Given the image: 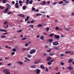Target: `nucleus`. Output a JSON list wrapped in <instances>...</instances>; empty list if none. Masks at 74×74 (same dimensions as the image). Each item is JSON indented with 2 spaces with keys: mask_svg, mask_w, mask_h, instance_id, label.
<instances>
[{
  "mask_svg": "<svg viewBox=\"0 0 74 74\" xmlns=\"http://www.w3.org/2000/svg\"><path fill=\"white\" fill-rule=\"evenodd\" d=\"M3 73L4 74H10V73L9 72V70L8 69H5L3 70Z\"/></svg>",
  "mask_w": 74,
  "mask_h": 74,
  "instance_id": "obj_1",
  "label": "nucleus"
},
{
  "mask_svg": "<svg viewBox=\"0 0 74 74\" xmlns=\"http://www.w3.org/2000/svg\"><path fill=\"white\" fill-rule=\"evenodd\" d=\"M36 52V50L35 49H32L29 52L30 54H33V53H34Z\"/></svg>",
  "mask_w": 74,
  "mask_h": 74,
  "instance_id": "obj_2",
  "label": "nucleus"
},
{
  "mask_svg": "<svg viewBox=\"0 0 74 74\" xmlns=\"http://www.w3.org/2000/svg\"><path fill=\"white\" fill-rule=\"evenodd\" d=\"M53 45H58L59 44V43L55 41L53 43Z\"/></svg>",
  "mask_w": 74,
  "mask_h": 74,
  "instance_id": "obj_3",
  "label": "nucleus"
},
{
  "mask_svg": "<svg viewBox=\"0 0 74 74\" xmlns=\"http://www.w3.org/2000/svg\"><path fill=\"white\" fill-rule=\"evenodd\" d=\"M36 74H40V72L41 71L39 69H37L36 70Z\"/></svg>",
  "mask_w": 74,
  "mask_h": 74,
  "instance_id": "obj_4",
  "label": "nucleus"
},
{
  "mask_svg": "<svg viewBox=\"0 0 74 74\" xmlns=\"http://www.w3.org/2000/svg\"><path fill=\"white\" fill-rule=\"evenodd\" d=\"M55 38L56 39H59L60 38V36L59 35H56L55 36Z\"/></svg>",
  "mask_w": 74,
  "mask_h": 74,
  "instance_id": "obj_5",
  "label": "nucleus"
},
{
  "mask_svg": "<svg viewBox=\"0 0 74 74\" xmlns=\"http://www.w3.org/2000/svg\"><path fill=\"white\" fill-rule=\"evenodd\" d=\"M8 27V25L7 24L3 26V28H5V29H7Z\"/></svg>",
  "mask_w": 74,
  "mask_h": 74,
  "instance_id": "obj_6",
  "label": "nucleus"
},
{
  "mask_svg": "<svg viewBox=\"0 0 74 74\" xmlns=\"http://www.w3.org/2000/svg\"><path fill=\"white\" fill-rule=\"evenodd\" d=\"M52 59V57H50L48 58L47 59H46V60L47 61H49V60H51Z\"/></svg>",
  "mask_w": 74,
  "mask_h": 74,
  "instance_id": "obj_7",
  "label": "nucleus"
},
{
  "mask_svg": "<svg viewBox=\"0 0 74 74\" xmlns=\"http://www.w3.org/2000/svg\"><path fill=\"white\" fill-rule=\"evenodd\" d=\"M8 10L9 9L8 8H6V9L4 11V13H5V14L7 13V12L8 11Z\"/></svg>",
  "mask_w": 74,
  "mask_h": 74,
  "instance_id": "obj_8",
  "label": "nucleus"
},
{
  "mask_svg": "<svg viewBox=\"0 0 74 74\" xmlns=\"http://www.w3.org/2000/svg\"><path fill=\"white\" fill-rule=\"evenodd\" d=\"M6 6L7 7H8V8H10V7H11V6L8 3H7L6 4Z\"/></svg>",
  "mask_w": 74,
  "mask_h": 74,
  "instance_id": "obj_9",
  "label": "nucleus"
},
{
  "mask_svg": "<svg viewBox=\"0 0 74 74\" xmlns=\"http://www.w3.org/2000/svg\"><path fill=\"white\" fill-rule=\"evenodd\" d=\"M73 61V58L70 59L68 60L69 63H71Z\"/></svg>",
  "mask_w": 74,
  "mask_h": 74,
  "instance_id": "obj_10",
  "label": "nucleus"
},
{
  "mask_svg": "<svg viewBox=\"0 0 74 74\" xmlns=\"http://www.w3.org/2000/svg\"><path fill=\"white\" fill-rule=\"evenodd\" d=\"M45 4H46V2H45V1H43L41 3V4L42 5H45Z\"/></svg>",
  "mask_w": 74,
  "mask_h": 74,
  "instance_id": "obj_11",
  "label": "nucleus"
},
{
  "mask_svg": "<svg viewBox=\"0 0 74 74\" xmlns=\"http://www.w3.org/2000/svg\"><path fill=\"white\" fill-rule=\"evenodd\" d=\"M40 67L41 69H45V67H44V65H41Z\"/></svg>",
  "mask_w": 74,
  "mask_h": 74,
  "instance_id": "obj_12",
  "label": "nucleus"
},
{
  "mask_svg": "<svg viewBox=\"0 0 74 74\" xmlns=\"http://www.w3.org/2000/svg\"><path fill=\"white\" fill-rule=\"evenodd\" d=\"M53 49H57V50L59 49H60L59 48H58V47H56L55 46H53Z\"/></svg>",
  "mask_w": 74,
  "mask_h": 74,
  "instance_id": "obj_13",
  "label": "nucleus"
},
{
  "mask_svg": "<svg viewBox=\"0 0 74 74\" xmlns=\"http://www.w3.org/2000/svg\"><path fill=\"white\" fill-rule=\"evenodd\" d=\"M67 69H69L70 70H72L73 69V67H71L70 66H68Z\"/></svg>",
  "mask_w": 74,
  "mask_h": 74,
  "instance_id": "obj_14",
  "label": "nucleus"
},
{
  "mask_svg": "<svg viewBox=\"0 0 74 74\" xmlns=\"http://www.w3.org/2000/svg\"><path fill=\"white\" fill-rule=\"evenodd\" d=\"M18 63L19 64H20V65H22L23 64V63H22V62L21 61H18Z\"/></svg>",
  "mask_w": 74,
  "mask_h": 74,
  "instance_id": "obj_15",
  "label": "nucleus"
},
{
  "mask_svg": "<svg viewBox=\"0 0 74 74\" xmlns=\"http://www.w3.org/2000/svg\"><path fill=\"white\" fill-rule=\"evenodd\" d=\"M39 62L40 61H34V63L35 64H37L38 63H39Z\"/></svg>",
  "mask_w": 74,
  "mask_h": 74,
  "instance_id": "obj_16",
  "label": "nucleus"
},
{
  "mask_svg": "<svg viewBox=\"0 0 74 74\" xmlns=\"http://www.w3.org/2000/svg\"><path fill=\"white\" fill-rule=\"evenodd\" d=\"M26 6H24L23 7V10H26Z\"/></svg>",
  "mask_w": 74,
  "mask_h": 74,
  "instance_id": "obj_17",
  "label": "nucleus"
},
{
  "mask_svg": "<svg viewBox=\"0 0 74 74\" xmlns=\"http://www.w3.org/2000/svg\"><path fill=\"white\" fill-rule=\"evenodd\" d=\"M44 36H42L40 38V39L42 40H44Z\"/></svg>",
  "mask_w": 74,
  "mask_h": 74,
  "instance_id": "obj_18",
  "label": "nucleus"
},
{
  "mask_svg": "<svg viewBox=\"0 0 74 74\" xmlns=\"http://www.w3.org/2000/svg\"><path fill=\"white\" fill-rule=\"evenodd\" d=\"M38 27H42V25L41 24H40L38 25H37Z\"/></svg>",
  "mask_w": 74,
  "mask_h": 74,
  "instance_id": "obj_19",
  "label": "nucleus"
},
{
  "mask_svg": "<svg viewBox=\"0 0 74 74\" xmlns=\"http://www.w3.org/2000/svg\"><path fill=\"white\" fill-rule=\"evenodd\" d=\"M53 35H54V34H51L49 35V37H53Z\"/></svg>",
  "mask_w": 74,
  "mask_h": 74,
  "instance_id": "obj_20",
  "label": "nucleus"
},
{
  "mask_svg": "<svg viewBox=\"0 0 74 74\" xmlns=\"http://www.w3.org/2000/svg\"><path fill=\"white\" fill-rule=\"evenodd\" d=\"M25 60H26L27 61H30V60L29 59H28L27 58L25 57Z\"/></svg>",
  "mask_w": 74,
  "mask_h": 74,
  "instance_id": "obj_21",
  "label": "nucleus"
},
{
  "mask_svg": "<svg viewBox=\"0 0 74 74\" xmlns=\"http://www.w3.org/2000/svg\"><path fill=\"white\" fill-rule=\"evenodd\" d=\"M71 28H66V30L67 31H70L71 30Z\"/></svg>",
  "mask_w": 74,
  "mask_h": 74,
  "instance_id": "obj_22",
  "label": "nucleus"
},
{
  "mask_svg": "<svg viewBox=\"0 0 74 74\" xmlns=\"http://www.w3.org/2000/svg\"><path fill=\"white\" fill-rule=\"evenodd\" d=\"M42 14L41 13H37L36 14V16H40Z\"/></svg>",
  "mask_w": 74,
  "mask_h": 74,
  "instance_id": "obj_23",
  "label": "nucleus"
},
{
  "mask_svg": "<svg viewBox=\"0 0 74 74\" xmlns=\"http://www.w3.org/2000/svg\"><path fill=\"white\" fill-rule=\"evenodd\" d=\"M49 41L50 42H52L53 41V40L51 39H50L49 40Z\"/></svg>",
  "mask_w": 74,
  "mask_h": 74,
  "instance_id": "obj_24",
  "label": "nucleus"
},
{
  "mask_svg": "<svg viewBox=\"0 0 74 74\" xmlns=\"http://www.w3.org/2000/svg\"><path fill=\"white\" fill-rule=\"evenodd\" d=\"M65 53H71L70 51H66L65 52Z\"/></svg>",
  "mask_w": 74,
  "mask_h": 74,
  "instance_id": "obj_25",
  "label": "nucleus"
},
{
  "mask_svg": "<svg viewBox=\"0 0 74 74\" xmlns=\"http://www.w3.org/2000/svg\"><path fill=\"white\" fill-rule=\"evenodd\" d=\"M6 1H7V0H3V4H5L6 3Z\"/></svg>",
  "mask_w": 74,
  "mask_h": 74,
  "instance_id": "obj_26",
  "label": "nucleus"
},
{
  "mask_svg": "<svg viewBox=\"0 0 74 74\" xmlns=\"http://www.w3.org/2000/svg\"><path fill=\"white\" fill-rule=\"evenodd\" d=\"M32 56L29 54H28L27 55V57L28 58H31V57H32Z\"/></svg>",
  "mask_w": 74,
  "mask_h": 74,
  "instance_id": "obj_27",
  "label": "nucleus"
},
{
  "mask_svg": "<svg viewBox=\"0 0 74 74\" xmlns=\"http://www.w3.org/2000/svg\"><path fill=\"white\" fill-rule=\"evenodd\" d=\"M26 50V48H23L22 49V51H23V52H24Z\"/></svg>",
  "mask_w": 74,
  "mask_h": 74,
  "instance_id": "obj_28",
  "label": "nucleus"
},
{
  "mask_svg": "<svg viewBox=\"0 0 74 74\" xmlns=\"http://www.w3.org/2000/svg\"><path fill=\"white\" fill-rule=\"evenodd\" d=\"M45 30H47V32H48V31H49V27H47V29L45 28Z\"/></svg>",
  "mask_w": 74,
  "mask_h": 74,
  "instance_id": "obj_29",
  "label": "nucleus"
},
{
  "mask_svg": "<svg viewBox=\"0 0 74 74\" xmlns=\"http://www.w3.org/2000/svg\"><path fill=\"white\" fill-rule=\"evenodd\" d=\"M49 55H50L51 56H52L53 55H55V53H50L49 54Z\"/></svg>",
  "mask_w": 74,
  "mask_h": 74,
  "instance_id": "obj_30",
  "label": "nucleus"
},
{
  "mask_svg": "<svg viewBox=\"0 0 74 74\" xmlns=\"http://www.w3.org/2000/svg\"><path fill=\"white\" fill-rule=\"evenodd\" d=\"M35 66H30L29 67H30V68H32V69H34V68H35Z\"/></svg>",
  "mask_w": 74,
  "mask_h": 74,
  "instance_id": "obj_31",
  "label": "nucleus"
},
{
  "mask_svg": "<svg viewBox=\"0 0 74 74\" xmlns=\"http://www.w3.org/2000/svg\"><path fill=\"white\" fill-rule=\"evenodd\" d=\"M58 3V2H54L53 3V5H56V4H57Z\"/></svg>",
  "mask_w": 74,
  "mask_h": 74,
  "instance_id": "obj_32",
  "label": "nucleus"
},
{
  "mask_svg": "<svg viewBox=\"0 0 74 74\" xmlns=\"http://www.w3.org/2000/svg\"><path fill=\"white\" fill-rule=\"evenodd\" d=\"M29 3L30 4H32L33 3V1H30L29 2Z\"/></svg>",
  "mask_w": 74,
  "mask_h": 74,
  "instance_id": "obj_33",
  "label": "nucleus"
},
{
  "mask_svg": "<svg viewBox=\"0 0 74 74\" xmlns=\"http://www.w3.org/2000/svg\"><path fill=\"white\" fill-rule=\"evenodd\" d=\"M0 8L1 9V10H3V9H4V7H1V6L0 5Z\"/></svg>",
  "mask_w": 74,
  "mask_h": 74,
  "instance_id": "obj_34",
  "label": "nucleus"
},
{
  "mask_svg": "<svg viewBox=\"0 0 74 74\" xmlns=\"http://www.w3.org/2000/svg\"><path fill=\"white\" fill-rule=\"evenodd\" d=\"M29 27H31L32 28H33V27H33V25H30L29 26Z\"/></svg>",
  "mask_w": 74,
  "mask_h": 74,
  "instance_id": "obj_35",
  "label": "nucleus"
},
{
  "mask_svg": "<svg viewBox=\"0 0 74 74\" xmlns=\"http://www.w3.org/2000/svg\"><path fill=\"white\" fill-rule=\"evenodd\" d=\"M63 1H60L58 3L59 4H63Z\"/></svg>",
  "mask_w": 74,
  "mask_h": 74,
  "instance_id": "obj_36",
  "label": "nucleus"
},
{
  "mask_svg": "<svg viewBox=\"0 0 74 74\" xmlns=\"http://www.w3.org/2000/svg\"><path fill=\"white\" fill-rule=\"evenodd\" d=\"M32 10L33 11H36V10L35 9V8H32Z\"/></svg>",
  "mask_w": 74,
  "mask_h": 74,
  "instance_id": "obj_37",
  "label": "nucleus"
},
{
  "mask_svg": "<svg viewBox=\"0 0 74 74\" xmlns=\"http://www.w3.org/2000/svg\"><path fill=\"white\" fill-rule=\"evenodd\" d=\"M12 50L14 52H16V49H12Z\"/></svg>",
  "mask_w": 74,
  "mask_h": 74,
  "instance_id": "obj_38",
  "label": "nucleus"
},
{
  "mask_svg": "<svg viewBox=\"0 0 74 74\" xmlns=\"http://www.w3.org/2000/svg\"><path fill=\"white\" fill-rule=\"evenodd\" d=\"M22 30L21 29L20 30H18L17 32V33H19L20 32H22Z\"/></svg>",
  "mask_w": 74,
  "mask_h": 74,
  "instance_id": "obj_39",
  "label": "nucleus"
},
{
  "mask_svg": "<svg viewBox=\"0 0 74 74\" xmlns=\"http://www.w3.org/2000/svg\"><path fill=\"white\" fill-rule=\"evenodd\" d=\"M15 52H12L11 53V54L12 55H14V54H15Z\"/></svg>",
  "mask_w": 74,
  "mask_h": 74,
  "instance_id": "obj_40",
  "label": "nucleus"
},
{
  "mask_svg": "<svg viewBox=\"0 0 74 74\" xmlns=\"http://www.w3.org/2000/svg\"><path fill=\"white\" fill-rule=\"evenodd\" d=\"M1 38H5V37H6V36H1Z\"/></svg>",
  "mask_w": 74,
  "mask_h": 74,
  "instance_id": "obj_41",
  "label": "nucleus"
},
{
  "mask_svg": "<svg viewBox=\"0 0 74 74\" xmlns=\"http://www.w3.org/2000/svg\"><path fill=\"white\" fill-rule=\"evenodd\" d=\"M59 29V27H56L55 29L56 30H58Z\"/></svg>",
  "mask_w": 74,
  "mask_h": 74,
  "instance_id": "obj_42",
  "label": "nucleus"
},
{
  "mask_svg": "<svg viewBox=\"0 0 74 74\" xmlns=\"http://www.w3.org/2000/svg\"><path fill=\"white\" fill-rule=\"evenodd\" d=\"M26 40V38H24L22 39V41H23V40Z\"/></svg>",
  "mask_w": 74,
  "mask_h": 74,
  "instance_id": "obj_43",
  "label": "nucleus"
},
{
  "mask_svg": "<svg viewBox=\"0 0 74 74\" xmlns=\"http://www.w3.org/2000/svg\"><path fill=\"white\" fill-rule=\"evenodd\" d=\"M53 61H54V60L52 59L51 60L49 61V62H53Z\"/></svg>",
  "mask_w": 74,
  "mask_h": 74,
  "instance_id": "obj_44",
  "label": "nucleus"
},
{
  "mask_svg": "<svg viewBox=\"0 0 74 74\" xmlns=\"http://www.w3.org/2000/svg\"><path fill=\"white\" fill-rule=\"evenodd\" d=\"M7 14H8V15H10V14H12V12H8Z\"/></svg>",
  "mask_w": 74,
  "mask_h": 74,
  "instance_id": "obj_45",
  "label": "nucleus"
},
{
  "mask_svg": "<svg viewBox=\"0 0 74 74\" xmlns=\"http://www.w3.org/2000/svg\"><path fill=\"white\" fill-rule=\"evenodd\" d=\"M28 43H27L25 44V47H28Z\"/></svg>",
  "mask_w": 74,
  "mask_h": 74,
  "instance_id": "obj_46",
  "label": "nucleus"
},
{
  "mask_svg": "<svg viewBox=\"0 0 74 74\" xmlns=\"http://www.w3.org/2000/svg\"><path fill=\"white\" fill-rule=\"evenodd\" d=\"M15 7L16 8H19V6L16 5L15 6Z\"/></svg>",
  "mask_w": 74,
  "mask_h": 74,
  "instance_id": "obj_47",
  "label": "nucleus"
},
{
  "mask_svg": "<svg viewBox=\"0 0 74 74\" xmlns=\"http://www.w3.org/2000/svg\"><path fill=\"white\" fill-rule=\"evenodd\" d=\"M51 50H52V49H49V50H47V52H51Z\"/></svg>",
  "mask_w": 74,
  "mask_h": 74,
  "instance_id": "obj_48",
  "label": "nucleus"
},
{
  "mask_svg": "<svg viewBox=\"0 0 74 74\" xmlns=\"http://www.w3.org/2000/svg\"><path fill=\"white\" fill-rule=\"evenodd\" d=\"M2 32H7V30L3 29Z\"/></svg>",
  "mask_w": 74,
  "mask_h": 74,
  "instance_id": "obj_49",
  "label": "nucleus"
},
{
  "mask_svg": "<svg viewBox=\"0 0 74 74\" xmlns=\"http://www.w3.org/2000/svg\"><path fill=\"white\" fill-rule=\"evenodd\" d=\"M19 4H22V1H19Z\"/></svg>",
  "mask_w": 74,
  "mask_h": 74,
  "instance_id": "obj_50",
  "label": "nucleus"
},
{
  "mask_svg": "<svg viewBox=\"0 0 74 74\" xmlns=\"http://www.w3.org/2000/svg\"><path fill=\"white\" fill-rule=\"evenodd\" d=\"M48 64L49 65H51V62H47Z\"/></svg>",
  "mask_w": 74,
  "mask_h": 74,
  "instance_id": "obj_51",
  "label": "nucleus"
},
{
  "mask_svg": "<svg viewBox=\"0 0 74 74\" xmlns=\"http://www.w3.org/2000/svg\"><path fill=\"white\" fill-rule=\"evenodd\" d=\"M60 64H61V65H62V66H63V65H64V63H63L62 62H61Z\"/></svg>",
  "mask_w": 74,
  "mask_h": 74,
  "instance_id": "obj_52",
  "label": "nucleus"
},
{
  "mask_svg": "<svg viewBox=\"0 0 74 74\" xmlns=\"http://www.w3.org/2000/svg\"><path fill=\"white\" fill-rule=\"evenodd\" d=\"M30 49V47H29V48L27 49H26V51H27L29 50V49Z\"/></svg>",
  "mask_w": 74,
  "mask_h": 74,
  "instance_id": "obj_53",
  "label": "nucleus"
},
{
  "mask_svg": "<svg viewBox=\"0 0 74 74\" xmlns=\"http://www.w3.org/2000/svg\"><path fill=\"white\" fill-rule=\"evenodd\" d=\"M60 56L62 57H63V56H64V55L63 54H60Z\"/></svg>",
  "mask_w": 74,
  "mask_h": 74,
  "instance_id": "obj_54",
  "label": "nucleus"
},
{
  "mask_svg": "<svg viewBox=\"0 0 74 74\" xmlns=\"http://www.w3.org/2000/svg\"><path fill=\"white\" fill-rule=\"evenodd\" d=\"M58 69L59 68H57L56 69H55V70H56V71H58Z\"/></svg>",
  "mask_w": 74,
  "mask_h": 74,
  "instance_id": "obj_55",
  "label": "nucleus"
},
{
  "mask_svg": "<svg viewBox=\"0 0 74 74\" xmlns=\"http://www.w3.org/2000/svg\"><path fill=\"white\" fill-rule=\"evenodd\" d=\"M7 23H8L7 21H5L4 23V24H7Z\"/></svg>",
  "mask_w": 74,
  "mask_h": 74,
  "instance_id": "obj_56",
  "label": "nucleus"
},
{
  "mask_svg": "<svg viewBox=\"0 0 74 74\" xmlns=\"http://www.w3.org/2000/svg\"><path fill=\"white\" fill-rule=\"evenodd\" d=\"M6 34H8V33H5L4 34H3V35H6Z\"/></svg>",
  "mask_w": 74,
  "mask_h": 74,
  "instance_id": "obj_57",
  "label": "nucleus"
},
{
  "mask_svg": "<svg viewBox=\"0 0 74 74\" xmlns=\"http://www.w3.org/2000/svg\"><path fill=\"white\" fill-rule=\"evenodd\" d=\"M34 20H32L31 21V23H34Z\"/></svg>",
  "mask_w": 74,
  "mask_h": 74,
  "instance_id": "obj_58",
  "label": "nucleus"
},
{
  "mask_svg": "<svg viewBox=\"0 0 74 74\" xmlns=\"http://www.w3.org/2000/svg\"><path fill=\"white\" fill-rule=\"evenodd\" d=\"M43 34L44 35V36H47V34H45V33L44 32L43 33Z\"/></svg>",
  "mask_w": 74,
  "mask_h": 74,
  "instance_id": "obj_59",
  "label": "nucleus"
},
{
  "mask_svg": "<svg viewBox=\"0 0 74 74\" xmlns=\"http://www.w3.org/2000/svg\"><path fill=\"white\" fill-rule=\"evenodd\" d=\"M29 20V19H28L27 18H25V21H27Z\"/></svg>",
  "mask_w": 74,
  "mask_h": 74,
  "instance_id": "obj_60",
  "label": "nucleus"
},
{
  "mask_svg": "<svg viewBox=\"0 0 74 74\" xmlns=\"http://www.w3.org/2000/svg\"><path fill=\"white\" fill-rule=\"evenodd\" d=\"M71 15H74V13L71 12Z\"/></svg>",
  "mask_w": 74,
  "mask_h": 74,
  "instance_id": "obj_61",
  "label": "nucleus"
},
{
  "mask_svg": "<svg viewBox=\"0 0 74 74\" xmlns=\"http://www.w3.org/2000/svg\"><path fill=\"white\" fill-rule=\"evenodd\" d=\"M12 4H15V2L14 1H12Z\"/></svg>",
  "mask_w": 74,
  "mask_h": 74,
  "instance_id": "obj_62",
  "label": "nucleus"
},
{
  "mask_svg": "<svg viewBox=\"0 0 74 74\" xmlns=\"http://www.w3.org/2000/svg\"><path fill=\"white\" fill-rule=\"evenodd\" d=\"M12 48L10 47H8V49H11Z\"/></svg>",
  "mask_w": 74,
  "mask_h": 74,
  "instance_id": "obj_63",
  "label": "nucleus"
},
{
  "mask_svg": "<svg viewBox=\"0 0 74 74\" xmlns=\"http://www.w3.org/2000/svg\"><path fill=\"white\" fill-rule=\"evenodd\" d=\"M65 3H68V4H69V2L67 1H66L65 2Z\"/></svg>",
  "mask_w": 74,
  "mask_h": 74,
  "instance_id": "obj_64",
  "label": "nucleus"
}]
</instances>
